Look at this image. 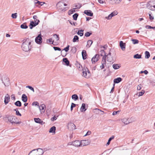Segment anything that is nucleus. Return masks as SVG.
Here are the masks:
<instances>
[{
    "mask_svg": "<svg viewBox=\"0 0 155 155\" xmlns=\"http://www.w3.org/2000/svg\"><path fill=\"white\" fill-rule=\"evenodd\" d=\"M31 42L28 41L27 40L24 42L21 45V48L22 50L25 52H28L29 51L31 48Z\"/></svg>",
    "mask_w": 155,
    "mask_h": 155,
    "instance_id": "obj_1",
    "label": "nucleus"
},
{
    "mask_svg": "<svg viewBox=\"0 0 155 155\" xmlns=\"http://www.w3.org/2000/svg\"><path fill=\"white\" fill-rule=\"evenodd\" d=\"M33 18L34 21H31L30 25H29L30 29H32L33 27L38 25L40 22V21L38 19V17L37 15L33 16Z\"/></svg>",
    "mask_w": 155,
    "mask_h": 155,
    "instance_id": "obj_2",
    "label": "nucleus"
},
{
    "mask_svg": "<svg viewBox=\"0 0 155 155\" xmlns=\"http://www.w3.org/2000/svg\"><path fill=\"white\" fill-rule=\"evenodd\" d=\"M147 8L151 11L155 10V2L150 1L146 5Z\"/></svg>",
    "mask_w": 155,
    "mask_h": 155,
    "instance_id": "obj_3",
    "label": "nucleus"
},
{
    "mask_svg": "<svg viewBox=\"0 0 155 155\" xmlns=\"http://www.w3.org/2000/svg\"><path fill=\"white\" fill-rule=\"evenodd\" d=\"M8 120L11 123H15L16 124H20L21 123L20 122H17V118L15 116H9L8 117Z\"/></svg>",
    "mask_w": 155,
    "mask_h": 155,
    "instance_id": "obj_4",
    "label": "nucleus"
},
{
    "mask_svg": "<svg viewBox=\"0 0 155 155\" xmlns=\"http://www.w3.org/2000/svg\"><path fill=\"white\" fill-rule=\"evenodd\" d=\"M67 5L61 1L59 2L57 4V6L58 9L60 10L61 11H65L66 8L64 7V6H66Z\"/></svg>",
    "mask_w": 155,
    "mask_h": 155,
    "instance_id": "obj_5",
    "label": "nucleus"
},
{
    "mask_svg": "<svg viewBox=\"0 0 155 155\" xmlns=\"http://www.w3.org/2000/svg\"><path fill=\"white\" fill-rule=\"evenodd\" d=\"M83 76L84 77L86 78H88L90 76L91 74L89 71L88 69L87 68H84L83 69Z\"/></svg>",
    "mask_w": 155,
    "mask_h": 155,
    "instance_id": "obj_6",
    "label": "nucleus"
},
{
    "mask_svg": "<svg viewBox=\"0 0 155 155\" xmlns=\"http://www.w3.org/2000/svg\"><path fill=\"white\" fill-rule=\"evenodd\" d=\"M122 122L125 125H127L130 123L134 121V120H129V119L127 117H124L121 119Z\"/></svg>",
    "mask_w": 155,
    "mask_h": 155,
    "instance_id": "obj_7",
    "label": "nucleus"
},
{
    "mask_svg": "<svg viewBox=\"0 0 155 155\" xmlns=\"http://www.w3.org/2000/svg\"><path fill=\"white\" fill-rule=\"evenodd\" d=\"M68 129L70 130H73L76 129L75 125L71 122H69L68 123Z\"/></svg>",
    "mask_w": 155,
    "mask_h": 155,
    "instance_id": "obj_8",
    "label": "nucleus"
},
{
    "mask_svg": "<svg viewBox=\"0 0 155 155\" xmlns=\"http://www.w3.org/2000/svg\"><path fill=\"white\" fill-rule=\"evenodd\" d=\"M91 141L89 140H83L81 141V146H87L90 143Z\"/></svg>",
    "mask_w": 155,
    "mask_h": 155,
    "instance_id": "obj_9",
    "label": "nucleus"
},
{
    "mask_svg": "<svg viewBox=\"0 0 155 155\" xmlns=\"http://www.w3.org/2000/svg\"><path fill=\"white\" fill-rule=\"evenodd\" d=\"M71 144L76 147L81 146V141L79 140H75L71 143Z\"/></svg>",
    "mask_w": 155,
    "mask_h": 155,
    "instance_id": "obj_10",
    "label": "nucleus"
},
{
    "mask_svg": "<svg viewBox=\"0 0 155 155\" xmlns=\"http://www.w3.org/2000/svg\"><path fill=\"white\" fill-rule=\"evenodd\" d=\"M42 40L41 35L40 34L35 38V41L37 43L40 44L42 42Z\"/></svg>",
    "mask_w": 155,
    "mask_h": 155,
    "instance_id": "obj_11",
    "label": "nucleus"
},
{
    "mask_svg": "<svg viewBox=\"0 0 155 155\" xmlns=\"http://www.w3.org/2000/svg\"><path fill=\"white\" fill-rule=\"evenodd\" d=\"M99 58V54H96L91 59L92 62V63H95L97 62Z\"/></svg>",
    "mask_w": 155,
    "mask_h": 155,
    "instance_id": "obj_12",
    "label": "nucleus"
},
{
    "mask_svg": "<svg viewBox=\"0 0 155 155\" xmlns=\"http://www.w3.org/2000/svg\"><path fill=\"white\" fill-rule=\"evenodd\" d=\"M39 108L41 114L45 112L46 108L45 104H43L41 105L39 107Z\"/></svg>",
    "mask_w": 155,
    "mask_h": 155,
    "instance_id": "obj_13",
    "label": "nucleus"
},
{
    "mask_svg": "<svg viewBox=\"0 0 155 155\" xmlns=\"http://www.w3.org/2000/svg\"><path fill=\"white\" fill-rule=\"evenodd\" d=\"M120 46L121 50L123 51H124L126 48V44L123 42L122 41L120 42Z\"/></svg>",
    "mask_w": 155,
    "mask_h": 155,
    "instance_id": "obj_14",
    "label": "nucleus"
},
{
    "mask_svg": "<svg viewBox=\"0 0 155 155\" xmlns=\"http://www.w3.org/2000/svg\"><path fill=\"white\" fill-rule=\"evenodd\" d=\"M36 153L37 155H42L44 153V151L41 148L38 149L36 150Z\"/></svg>",
    "mask_w": 155,
    "mask_h": 155,
    "instance_id": "obj_15",
    "label": "nucleus"
},
{
    "mask_svg": "<svg viewBox=\"0 0 155 155\" xmlns=\"http://www.w3.org/2000/svg\"><path fill=\"white\" fill-rule=\"evenodd\" d=\"M84 13L87 15L91 16H92L93 14L91 11L90 10H85L84 11Z\"/></svg>",
    "mask_w": 155,
    "mask_h": 155,
    "instance_id": "obj_16",
    "label": "nucleus"
},
{
    "mask_svg": "<svg viewBox=\"0 0 155 155\" xmlns=\"http://www.w3.org/2000/svg\"><path fill=\"white\" fill-rule=\"evenodd\" d=\"M10 97L9 95L7 94L5 97L4 102L5 104H7L9 101Z\"/></svg>",
    "mask_w": 155,
    "mask_h": 155,
    "instance_id": "obj_17",
    "label": "nucleus"
},
{
    "mask_svg": "<svg viewBox=\"0 0 155 155\" xmlns=\"http://www.w3.org/2000/svg\"><path fill=\"white\" fill-rule=\"evenodd\" d=\"M122 0H111L110 3L112 4H119Z\"/></svg>",
    "mask_w": 155,
    "mask_h": 155,
    "instance_id": "obj_18",
    "label": "nucleus"
},
{
    "mask_svg": "<svg viewBox=\"0 0 155 155\" xmlns=\"http://www.w3.org/2000/svg\"><path fill=\"white\" fill-rule=\"evenodd\" d=\"M34 120L35 122L41 124L42 125L43 124H44L43 121L41 120V119L39 118H35Z\"/></svg>",
    "mask_w": 155,
    "mask_h": 155,
    "instance_id": "obj_19",
    "label": "nucleus"
},
{
    "mask_svg": "<svg viewBox=\"0 0 155 155\" xmlns=\"http://www.w3.org/2000/svg\"><path fill=\"white\" fill-rule=\"evenodd\" d=\"M82 55L83 59L84 60L87 58V53L86 51L85 50H83L82 52Z\"/></svg>",
    "mask_w": 155,
    "mask_h": 155,
    "instance_id": "obj_20",
    "label": "nucleus"
},
{
    "mask_svg": "<svg viewBox=\"0 0 155 155\" xmlns=\"http://www.w3.org/2000/svg\"><path fill=\"white\" fill-rule=\"evenodd\" d=\"M56 130V127L54 126L50 128L49 131V132L50 133H54L55 134V130Z\"/></svg>",
    "mask_w": 155,
    "mask_h": 155,
    "instance_id": "obj_21",
    "label": "nucleus"
},
{
    "mask_svg": "<svg viewBox=\"0 0 155 155\" xmlns=\"http://www.w3.org/2000/svg\"><path fill=\"white\" fill-rule=\"evenodd\" d=\"M86 110V109L85 108V104L83 103L82 104L80 108L81 111V112H83L85 111Z\"/></svg>",
    "mask_w": 155,
    "mask_h": 155,
    "instance_id": "obj_22",
    "label": "nucleus"
},
{
    "mask_svg": "<svg viewBox=\"0 0 155 155\" xmlns=\"http://www.w3.org/2000/svg\"><path fill=\"white\" fill-rule=\"evenodd\" d=\"M93 43L92 40H88L87 42V44L86 45V47L87 48H89Z\"/></svg>",
    "mask_w": 155,
    "mask_h": 155,
    "instance_id": "obj_23",
    "label": "nucleus"
},
{
    "mask_svg": "<svg viewBox=\"0 0 155 155\" xmlns=\"http://www.w3.org/2000/svg\"><path fill=\"white\" fill-rule=\"evenodd\" d=\"M122 81V78L120 77L114 79V82L115 83H118Z\"/></svg>",
    "mask_w": 155,
    "mask_h": 155,
    "instance_id": "obj_24",
    "label": "nucleus"
},
{
    "mask_svg": "<svg viewBox=\"0 0 155 155\" xmlns=\"http://www.w3.org/2000/svg\"><path fill=\"white\" fill-rule=\"evenodd\" d=\"M22 100L24 102H25L27 101V97L25 94H23L22 96Z\"/></svg>",
    "mask_w": 155,
    "mask_h": 155,
    "instance_id": "obj_25",
    "label": "nucleus"
},
{
    "mask_svg": "<svg viewBox=\"0 0 155 155\" xmlns=\"http://www.w3.org/2000/svg\"><path fill=\"white\" fill-rule=\"evenodd\" d=\"M28 155H37L36 153V150L34 149L30 151Z\"/></svg>",
    "mask_w": 155,
    "mask_h": 155,
    "instance_id": "obj_26",
    "label": "nucleus"
},
{
    "mask_svg": "<svg viewBox=\"0 0 155 155\" xmlns=\"http://www.w3.org/2000/svg\"><path fill=\"white\" fill-rule=\"evenodd\" d=\"M145 93V91L144 90H142L141 92L137 93L136 94L138 95V96L139 97L143 95Z\"/></svg>",
    "mask_w": 155,
    "mask_h": 155,
    "instance_id": "obj_27",
    "label": "nucleus"
},
{
    "mask_svg": "<svg viewBox=\"0 0 155 155\" xmlns=\"http://www.w3.org/2000/svg\"><path fill=\"white\" fill-rule=\"evenodd\" d=\"M34 2L35 4H38L39 5H40L41 6L42 5L44 4L45 3L44 2H40L37 0H35Z\"/></svg>",
    "mask_w": 155,
    "mask_h": 155,
    "instance_id": "obj_28",
    "label": "nucleus"
},
{
    "mask_svg": "<svg viewBox=\"0 0 155 155\" xmlns=\"http://www.w3.org/2000/svg\"><path fill=\"white\" fill-rule=\"evenodd\" d=\"M79 41V38L78 36L75 35L73 40V41L74 42H78Z\"/></svg>",
    "mask_w": 155,
    "mask_h": 155,
    "instance_id": "obj_29",
    "label": "nucleus"
},
{
    "mask_svg": "<svg viewBox=\"0 0 155 155\" xmlns=\"http://www.w3.org/2000/svg\"><path fill=\"white\" fill-rule=\"evenodd\" d=\"M84 30H79L77 33V34L78 35H80V36H83L84 33H83Z\"/></svg>",
    "mask_w": 155,
    "mask_h": 155,
    "instance_id": "obj_30",
    "label": "nucleus"
},
{
    "mask_svg": "<svg viewBox=\"0 0 155 155\" xmlns=\"http://www.w3.org/2000/svg\"><path fill=\"white\" fill-rule=\"evenodd\" d=\"M15 105L17 107H20L21 106V102L19 101H17L15 103Z\"/></svg>",
    "mask_w": 155,
    "mask_h": 155,
    "instance_id": "obj_31",
    "label": "nucleus"
},
{
    "mask_svg": "<svg viewBox=\"0 0 155 155\" xmlns=\"http://www.w3.org/2000/svg\"><path fill=\"white\" fill-rule=\"evenodd\" d=\"M72 98L75 101H76L78 99V97L77 94H74L72 95Z\"/></svg>",
    "mask_w": 155,
    "mask_h": 155,
    "instance_id": "obj_32",
    "label": "nucleus"
},
{
    "mask_svg": "<svg viewBox=\"0 0 155 155\" xmlns=\"http://www.w3.org/2000/svg\"><path fill=\"white\" fill-rule=\"evenodd\" d=\"M63 61L67 65H68L69 64V61L68 60L67 58H64L63 59Z\"/></svg>",
    "mask_w": 155,
    "mask_h": 155,
    "instance_id": "obj_33",
    "label": "nucleus"
},
{
    "mask_svg": "<svg viewBox=\"0 0 155 155\" xmlns=\"http://www.w3.org/2000/svg\"><path fill=\"white\" fill-rule=\"evenodd\" d=\"M28 27L26 24V23H24L21 25V28L22 29H26L28 28Z\"/></svg>",
    "mask_w": 155,
    "mask_h": 155,
    "instance_id": "obj_34",
    "label": "nucleus"
},
{
    "mask_svg": "<svg viewBox=\"0 0 155 155\" xmlns=\"http://www.w3.org/2000/svg\"><path fill=\"white\" fill-rule=\"evenodd\" d=\"M75 9L74 8L72 9H71L69 10L68 12V14L69 15H70L71 14H73L75 12Z\"/></svg>",
    "mask_w": 155,
    "mask_h": 155,
    "instance_id": "obj_35",
    "label": "nucleus"
},
{
    "mask_svg": "<svg viewBox=\"0 0 155 155\" xmlns=\"http://www.w3.org/2000/svg\"><path fill=\"white\" fill-rule=\"evenodd\" d=\"M141 55L139 54H136L134 55V58L136 59H140L141 58Z\"/></svg>",
    "mask_w": 155,
    "mask_h": 155,
    "instance_id": "obj_36",
    "label": "nucleus"
},
{
    "mask_svg": "<svg viewBox=\"0 0 155 155\" xmlns=\"http://www.w3.org/2000/svg\"><path fill=\"white\" fill-rule=\"evenodd\" d=\"M145 58H148L150 56L149 52L147 51H146L145 52Z\"/></svg>",
    "mask_w": 155,
    "mask_h": 155,
    "instance_id": "obj_37",
    "label": "nucleus"
},
{
    "mask_svg": "<svg viewBox=\"0 0 155 155\" xmlns=\"http://www.w3.org/2000/svg\"><path fill=\"white\" fill-rule=\"evenodd\" d=\"M113 67L115 69H117L119 68L120 66L118 64H114L113 65Z\"/></svg>",
    "mask_w": 155,
    "mask_h": 155,
    "instance_id": "obj_38",
    "label": "nucleus"
},
{
    "mask_svg": "<svg viewBox=\"0 0 155 155\" xmlns=\"http://www.w3.org/2000/svg\"><path fill=\"white\" fill-rule=\"evenodd\" d=\"M106 64V62L101 61L102 65H101L100 67L101 69H103L104 68Z\"/></svg>",
    "mask_w": 155,
    "mask_h": 155,
    "instance_id": "obj_39",
    "label": "nucleus"
},
{
    "mask_svg": "<svg viewBox=\"0 0 155 155\" xmlns=\"http://www.w3.org/2000/svg\"><path fill=\"white\" fill-rule=\"evenodd\" d=\"M92 34L91 31L90 32H86L84 34V35L85 36L88 37L90 36Z\"/></svg>",
    "mask_w": 155,
    "mask_h": 155,
    "instance_id": "obj_40",
    "label": "nucleus"
},
{
    "mask_svg": "<svg viewBox=\"0 0 155 155\" xmlns=\"http://www.w3.org/2000/svg\"><path fill=\"white\" fill-rule=\"evenodd\" d=\"M131 41L132 42V43L134 44H135L138 43L139 41L137 39H131Z\"/></svg>",
    "mask_w": 155,
    "mask_h": 155,
    "instance_id": "obj_41",
    "label": "nucleus"
},
{
    "mask_svg": "<svg viewBox=\"0 0 155 155\" xmlns=\"http://www.w3.org/2000/svg\"><path fill=\"white\" fill-rule=\"evenodd\" d=\"M114 138V136H112V137H111L108 140V142L107 143L106 145H109L110 144V141L112 140Z\"/></svg>",
    "mask_w": 155,
    "mask_h": 155,
    "instance_id": "obj_42",
    "label": "nucleus"
},
{
    "mask_svg": "<svg viewBox=\"0 0 155 155\" xmlns=\"http://www.w3.org/2000/svg\"><path fill=\"white\" fill-rule=\"evenodd\" d=\"M107 57V55H106V54L104 55L101 61L106 62Z\"/></svg>",
    "mask_w": 155,
    "mask_h": 155,
    "instance_id": "obj_43",
    "label": "nucleus"
},
{
    "mask_svg": "<svg viewBox=\"0 0 155 155\" xmlns=\"http://www.w3.org/2000/svg\"><path fill=\"white\" fill-rule=\"evenodd\" d=\"M78 16V14L77 13L74 14L73 16V18L74 20H76Z\"/></svg>",
    "mask_w": 155,
    "mask_h": 155,
    "instance_id": "obj_44",
    "label": "nucleus"
},
{
    "mask_svg": "<svg viewBox=\"0 0 155 155\" xmlns=\"http://www.w3.org/2000/svg\"><path fill=\"white\" fill-rule=\"evenodd\" d=\"M15 111H16V114L17 116H21V114L20 113L19 111L17 109H15L14 110Z\"/></svg>",
    "mask_w": 155,
    "mask_h": 155,
    "instance_id": "obj_45",
    "label": "nucleus"
},
{
    "mask_svg": "<svg viewBox=\"0 0 155 155\" xmlns=\"http://www.w3.org/2000/svg\"><path fill=\"white\" fill-rule=\"evenodd\" d=\"M11 17L13 18H16L17 17V13H16L12 14Z\"/></svg>",
    "mask_w": 155,
    "mask_h": 155,
    "instance_id": "obj_46",
    "label": "nucleus"
},
{
    "mask_svg": "<svg viewBox=\"0 0 155 155\" xmlns=\"http://www.w3.org/2000/svg\"><path fill=\"white\" fill-rule=\"evenodd\" d=\"M53 37L55 39L56 41H58L59 39V35L57 34H54L53 35Z\"/></svg>",
    "mask_w": 155,
    "mask_h": 155,
    "instance_id": "obj_47",
    "label": "nucleus"
},
{
    "mask_svg": "<svg viewBox=\"0 0 155 155\" xmlns=\"http://www.w3.org/2000/svg\"><path fill=\"white\" fill-rule=\"evenodd\" d=\"M69 22L70 24L71 25H73L74 26H75L77 25V23L76 22H74V21H69Z\"/></svg>",
    "mask_w": 155,
    "mask_h": 155,
    "instance_id": "obj_48",
    "label": "nucleus"
},
{
    "mask_svg": "<svg viewBox=\"0 0 155 155\" xmlns=\"http://www.w3.org/2000/svg\"><path fill=\"white\" fill-rule=\"evenodd\" d=\"M69 45H68L67 46V47L64 48V49H63L62 51H61V52H62V51L64 50L66 52H67L69 50Z\"/></svg>",
    "mask_w": 155,
    "mask_h": 155,
    "instance_id": "obj_49",
    "label": "nucleus"
},
{
    "mask_svg": "<svg viewBox=\"0 0 155 155\" xmlns=\"http://www.w3.org/2000/svg\"><path fill=\"white\" fill-rule=\"evenodd\" d=\"M112 14H110L108 16L106 17H105V18L108 19V20H110L111 18L113 17L112 15Z\"/></svg>",
    "mask_w": 155,
    "mask_h": 155,
    "instance_id": "obj_50",
    "label": "nucleus"
},
{
    "mask_svg": "<svg viewBox=\"0 0 155 155\" xmlns=\"http://www.w3.org/2000/svg\"><path fill=\"white\" fill-rule=\"evenodd\" d=\"M107 61L109 62H111L113 58L111 56H108L107 58Z\"/></svg>",
    "mask_w": 155,
    "mask_h": 155,
    "instance_id": "obj_51",
    "label": "nucleus"
},
{
    "mask_svg": "<svg viewBox=\"0 0 155 155\" xmlns=\"http://www.w3.org/2000/svg\"><path fill=\"white\" fill-rule=\"evenodd\" d=\"M142 87V85L141 84L138 85L137 87V90H140L141 89Z\"/></svg>",
    "mask_w": 155,
    "mask_h": 155,
    "instance_id": "obj_52",
    "label": "nucleus"
},
{
    "mask_svg": "<svg viewBox=\"0 0 155 155\" xmlns=\"http://www.w3.org/2000/svg\"><path fill=\"white\" fill-rule=\"evenodd\" d=\"M76 106V104L74 103H72L71 107V110L72 111L73 110V108L75 107Z\"/></svg>",
    "mask_w": 155,
    "mask_h": 155,
    "instance_id": "obj_53",
    "label": "nucleus"
},
{
    "mask_svg": "<svg viewBox=\"0 0 155 155\" xmlns=\"http://www.w3.org/2000/svg\"><path fill=\"white\" fill-rule=\"evenodd\" d=\"M77 67H78V69L79 70H81V69H82V66L80 64H77Z\"/></svg>",
    "mask_w": 155,
    "mask_h": 155,
    "instance_id": "obj_54",
    "label": "nucleus"
},
{
    "mask_svg": "<svg viewBox=\"0 0 155 155\" xmlns=\"http://www.w3.org/2000/svg\"><path fill=\"white\" fill-rule=\"evenodd\" d=\"M81 7V5L80 4H78L77 5H76L75 6V8H74L75 9L77 8H80Z\"/></svg>",
    "mask_w": 155,
    "mask_h": 155,
    "instance_id": "obj_55",
    "label": "nucleus"
},
{
    "mask_svg": "<svg viewBox=\"0 0 155 155\" xmlns=\"http://www.w3.org/2000/svg\"><path fill=\"white\" fill-rule=\"evenodd\" d=\"M27 88H28L30 90L32 91L33 92H34V88L31 86H28L26 87Z\"/></svg>",
    "mask_w": 155,
    "mask_h": 155,
    "instance_id": "obj_56",
    "label": "nucleus"
},
{
    "mask_svg": "<svg viewBox=\"0 0 155 155\" xmlns=\"http://www.w3.org/2000/svg\"><path fill=\"white\" fill-rule=\"evenodd\" d=\"M101 52V56H103L105 54H106V53L105 51L104 50H101L100 51Z\"/></svg>",
    "mask_w": 155,
    "mask_h": 155,
    "instance_id": "obj_57",
    "label": "nucleus"
},
{
    "mask_svg": "<svg viewBox=\"0 0 155 155\" xmlns=\"http://www.w3.org/2000/svg\"><path fill=\"white\" fill-rule=\"evenodd\" d=\"M120 110H118L117 111H114L113 112L112 114L113 115H115L117 114H118L119 112H120Z\"/></svg>",
    "mask_w": 155,
    "mask_h": 155,
    "instance_id": "obj_58",
    "label": "nucleus"
},
{
    "mask_svg": "<svg viewBox=\"0 0 155 155\" xmlns=\"http://www.w3.org/2000/svg\"><path fill=\"white\" fill-rule=\"evenodd\" d=\"M111 14H112V15H112V17H113L114 16L118 14V12H117L114 11L112 12Z\"/></svg>",
    "mask_w": 155,
    "mask_h": 155,
    "instance_id": "obj_59",
    "label": "nucleus"
},
{
    "mask_svg": "<svg viewBox=\"0 0 155 155\" xmlns=\"http://www.w3.org/2000/svg\"><path fill=\"white\" fill-rule=\"evenodd\" d=\"M53 48L55 51L58 50L59 51H60L61 50V49L59 47H54Z\"/></svg>",
    "mask_w": 155,
    "mask_h": 155,
    "instance_id": "obj_60",
    "label": "nucleus"
},
{
    "mask_svg": "<svg viewBox=\"0 0 155 155\" xmlns=\"http://www.w3.org/2000/svg\"><path fill=\"white\" fill-rule=\"evenodd\" d=\"M32 105L36 106V105L39 106V104L38 103V102L36 101V102H34L33 103Z\"/></svg>",
    "mask_w": 155,
    "mask_h": 155,
    "instance_id": "obj_61",
    "label": "nucleus"
},
{
    "mask_svg": "<svg viewBox=\"0 0 155 155\" xmlns=\"http://www.w3.org/2000/svg\"><path fill=\"white\" fill-rule=\"evenodd\" d=\"M91 131L89 130L87 132L86 134L84 135V136H86L87 135H89L91 134Z\"/></svg>",
    "mask_w": 155,
    "mask_h": 155,
    "instance_id": "obj_62",
    "label": "nucleus"
},
{
    "mask_svg": "<svg viewBox=\"0 0 155 155\" xmlns=\"http://www.w3.org/2000/svg\"><path fill=\"white\" fill-rule=\"evenodd\" d=\"M57 117H55V116H54V117H52L51 119V121H53L55 120H56L57 119Z\"/></svg>",
    "mask_w": 155,
    "mask_h": 155,
    "instance_id": "obj_63",
    "label": "nucleus"
},
{
    "mask_svg": "<svg viewBox=\"0 0 155 155\" xmlns=\"http://www.w3.org/2000/svg\"><path fill=\"white\" fill-rule=\"evenodd\" d=\"M144 73L145 74H147L148 73V72L147 70H145L143 71H141L140 72V73Z\"/></svg>",
    "mask_w": 155,
    "mask_h": 155,
    "instance_id": "obj_64",
    "label": "nucleus"
}]
</instances>
